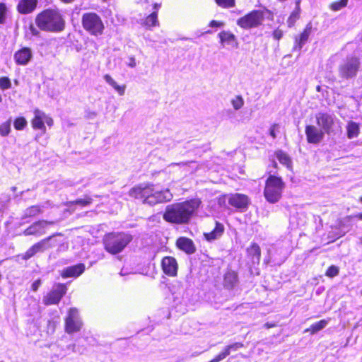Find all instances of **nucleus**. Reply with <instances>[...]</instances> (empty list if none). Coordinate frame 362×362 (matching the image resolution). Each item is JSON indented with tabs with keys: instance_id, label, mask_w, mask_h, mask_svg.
I'll use <instances>...</instances> for the list:
<instances>
[{
	"instance_id": "1",
	"label": "nucleus",
	"mask_w": 362,
	"mask_h": 362,
	"mask_svg": "<svg viewBox=\"0 0 362 362\" xmlns=\"http://www.w3.org/2000/svg\"><path fill=\"white\" fill-rule=\"evenodd\" d=\"M200 204L199 199H192L169 204L165 208L163 219L170 223L186 224L189 223Z\"/></svg>"
},
{
	"instance_id": "2",
	"label": "nucleus",
	"mask_w": 362,
	"mask_h": 362,
	"mask_svg": "<svg viewBox=\"0 0 362 362\" xmlns=\"http://www.w3.org/2000/svg\"><path fill=\"white\" fill-rule=\"evenodd\" d=\"M129 195L135 199L143 200V203L153 206L158 203L170 202L173 195L168 189L155 190L152 185H139L129 192Z\"/></svg>"
},
{
	"instance_id": "3",
	"label": "nucleus",
	"mask_w": 362,
	"mask_h": 362,
	"mask_svg": "<svg viewBox=\"0 0 362 362\" xmlns=\"http://www.w3.org/2000/svg\"><path fill=\"white\" fill-rule=\"evenodd\" d=\"M35 23L40 29L47 32L59 33L65 28V21L60 12L56 9H46L38 13Z\"/></svg>"
},
{
	"instance_id": "4",
	"label": "nucleus",
	"mask_w": 362,
	"mask_h": 362,
	"mask_svg": "<svg viewBox=\"0 0 362 362\" xmlns=\"http://www.w3.org/2000/svg\"><path fill=\"white\" fill-rule=\"evenodd\" d=\"M132 240V236L126 233H110L103 239L105 249L112 255H117Z\"/></svg>"
},
{
	"instance_id": "5",
	"label": "nucleus",
	"mask_w": 362,
	"mask_h": 362,
	"mask_svg": "<svg viewBox=\"0 0 362 362\" xmlns=\"http://www.w3.org/2000/svg\"><path fill=\"white\" fill-rule=\"evenodd\" d=\"M285 188V183L281 177L269 175L266 180L264 196L266 200L272 204L278 202Z\"/></svg>"
},
{
	"instance_id": "6",
	"label": "nucleus",
	"mask_w": 362,
	"mask_h": 362,
	"mask_svg": "<svg viewBox=\"0 0 362 362\" xmlns=\"http://www.w3.org/2000/svg\"><path fill=\"white\" fill-rule=\"evenodd\" d=\"M81 21L83 28L90 34L95 36L103 34L105 26L100 17L95 13H84Z\"/></svg>"
},
{
	"instance_id": "7",
	"label": "nucleus",
	"mask_w": 362,
	"mask_h": 362,
	"mask_svg": "<svg viewBox=\"0 0 362 362\" xmlns=\"http://www.w3.org/2000/svg\"><path fill=\"white\" fill-rule=\"evenodd\" d=\"M360 59L356 57L346 58L339 66V75L344 79H349L356 76L360 68Z\"/></svg>"
},
{
	"instance_id": "8",
	"label": "nucleus",
	"mask_w": 362,
	"mask_h": 362,
	"mask_svg": "<svg viewBox=\"0 0 362 362\" xmlns=\"http://www.w3.org/2000/svg\"><path fill=\"white\" fill-rule=\"evenodd\" d=\"M83 323L76 308H70L64 320V330L67 334L79 332Z\"/></svg>"
},
{
	"instance_id": "9",
	"label": "nucleus",
	"mask_w": 362,
	"mask_h": 362,
	"mask_svg": "<svg viewBox=\"0 0 362 362\" xmlns=\"http://www.w3.org/2000/svg\"><path fill=\"white\" fill-rule=\"evenodd\" d=\"M263 19L262 12L254 10L238 19L237 25L243 29H250L261 25Z\"/></svg>"
},
{
	"instance_id": "10",
	"label": "nucleus",
	"mask_w": 362,
	"mask_h": 362,
	"mask_svg": "<svg viewBox=\"0 0 362 362\" xmlns=\"http://www.w3.org/2000/svg\"><path fill=\"white\" fill-rule=\"evenodd\" d=\"M45 123L49 127H52L54 124L52 118L46 115L43 111L39 109H35L34 110V117L31 121L33 128L35 129H40L42 131V134H45Z\"/></svg>"
},
{
	"instance_id": "11",
	"label": "nucleus",
	"mask_w": 362,
	"mask_h": 362,
	"mask_svg": "<svg viewBox=\"0 0 362 362\" xmlns=\"http://www.w3.org/2000/svg\"><path fill=\"white\" fill-rule=\"evenodd\" d=\"M316 123L325 134H329L335 122L333 114L327 112H320L315 115Z\"/></svg>"
},
{
	"instance_id": "12",
	"label": "nucleus",
	"mask_w": 362,
	"mask_h": 362,
	"mask_svg": "<svg viewBox=\"0 0 362 362\" xmlns=\"http://www.w3.org/2000/svg\"><path fill=\"white\" fill-rule=\"evenodd\" d=\"M55 235H52L34 244L23 255V259L28 260L33 257L35 254L38 252H43L44 251L52 247L54 245L50 243V241L52 238Z\"/></svg>"
},
{
	"instance_id": "13",
	"label": "nucleus",
	"mask_w": 362,
	"mask_h": 362,
	"mask_svg": "<svg viewBox=\"0 0 362 362\" xmlns=\"http://www.w3.org/2000/svg\"><path fill=\"white\" fill-rule=\"evenodd\" d=\"M66 293V287L64 284H58L56 288L51 291L43 298V303L46 305H56L59 303L63 296Z\"/></svg>"
},
{
	"instance_id": "14",
	"label": "nucleus",
	"mask_w": 362,
	"mask_h": 362,
	"mask_svg": "<svg viewBox=\"0 0 362 362\" xmlns=\"http://www.w3.org/2000/svg\"><path fill=\"white\" fill-rule=\"evenodd\" d=\"M54 221H48L45 220H41L33 223L28 228H27L23 232V234L25 236L28 235H37L40 236L45 233V228L48 225L54 224Z\"/></svg>"
},
{
	"instance_id": "15",
	"label": "nucleus",
	"mask_w": 362,
	"mask_h": 362,
	"mask_svg": "<svg viewBox=\"0 0 362 362\" xmlns=\"http://www.w3.org/2000/svg\"><path fill=\"white\" fill-rule=\"evenodd\" d=\"M305 133L308 142L314 144L320 143L323 139L325 134L322 129L314 125H307Z\"/></svg>"
},
{
	"instance_id": "16",
	"label": "nucleus",
	"mask_w": 362,
	"mask_h": 362,
	"mask_svg": "<svg viewBox=\"0 0 362 362\" xmlns=\"http://www.w3.org/2000/svg\"><path fill=\"white\" fill-rule=\"evenodd\" d=\"M228 203L233 207L245 211L248 207L250 199L245 194L236 193L230 196Z\"/></svg>"
},
{
	"instance_id": "17",
	"label": "nucleus",
	"mask_w": 362,
	"mask_h": 362,
	"mask_svg": "<svg viewBox=\"0 0 362 362\" xmlns=\"http://www.w3.org/2000/svg\"><path fill=\"white\" fill-rule=\"evenodd\" d=\"M161 267L163 272L170 276H175L177 273V262L173 257H165L161 261Z\"/></svg>"
},
{
	"instance_id": "18",
	"label": "nucleus",
	"mask_w": 362,
	"mask_h": 362,
	"mask_svg": "<svg viewBox=\"0 0 362 362\" xmlns=\"http://www.w3.org/2000/svg\"><path fill=\"white\" fill-rule=\"evenodd\" d=\"M33 58V52L29 47H22L14 54V60L18 65L25 66Z\"/></svg>"
},
{
	"instance_id": "19",
	"label": "nucleus",
	"mask_w": 362,
	"mask_h": 362,
	"mask_svg": "<svg viewBox=\"0 0 362 362\" xmlns=\"http://www.w3.org/2000/svg\"><path fill=\"white\" fill-rule=\"evenodd\" d=\"M37 2V0H20L17 11L21 14L30 13L36 8Z\"/></svg>"
},
{
	"instance_id": "20",
	"label": "nucleus",
	"mask_w": 362,
	"mask_h": 362,
	"mask_svg": "<svg viewBox=\"0 0 362 362\" xmlns=\"http://www.w3.org/2000/svg\"><path fill=\"white\" fill-rule=\"evenodd\" d=\"M176 245L180 250L189 255L193 254L196 251V247L193 241L188 238H179L177 240Z\"/></svg>"
},
{
	"instance_id": "21",
	"label": "nucleus",
	"mask_w": 362,
	"mask_h": 362,
	"mask_svg": "<svg viewBox=\"0 0 362 362\" xmlns=\"http://www.w3.org/2000/svg\"><path fill=\"white\" fill-rule=\"evenodd\" d=\"M243 347V344L240 342L233 343L228 346H226L223 351L218 354L214 358L209 362H218L226 358L231 351H238L239 349Z\"/></svg>"
},
{
	"instance_id": "22",
	"label": "nucleus",
	"mask_w": 362,
	"mask_h": 362,
	"mask_svg": "<svg viewBox=\"0 0 362 362\" xmlns=\"http://www.w3.org/2000/svg\"><path fill=\"white\" fill-rule=\"evenodd\" d=\"M220 42L223 47L226 45H231L233 47H238V41L235 35L230 31H221L218 33Z\"/></svg>"
},
{
	"instance_id": "23",
	"label": "nucleus",
	"mask_w": 362,
	"mask_h": 362,
	"mask_svg": "<svg viewBox=\"0 0 362 362\" xmlns=\"http://www.w3.org/2000/svg\"><path fill=\"white\" fill-rule=\"evenodd\" d=\"M84 264H78L64 269L62 273V276L63 278L77 277L81 275L84 272Z\"/></svg>"
},
{
	"instance_id": "24",
	"label": "nucleus",
	"mask_w": 362,
	"mask_h": 362,
	"mask_svg": "<svg viewBox=\"0 0 362 362\" xmlns=\"http://www.w3.org/2000/svg\"><path fill=\"white\" fill-rule=\"evenodd\" d=\"M238 282V274L234 271H228L224 274L223 286L227 289H233Z\"/></svg>"
},
{
	"instance_id": "25",
	"label": "nucleus",
	"mask_w": 362,
	"mask_h": 362,
	"mask_svg": "<svg viewBox=\"0 0 362 362\" xmlns=\"http://www.w3.org/2000/svg\"><path fill=\"white\" fill-rule=\"evenodd\" d=\"M223 231V225L218 222H216V226L214 229L209 233H205L204 235L208 241H213L220 238L222 235Z\"/></svg>"
},
{
	"instance_id": "26",
	"label": "nucleus",
	"mask_w": 362,
	"mask_h": 362,
	"mask_svg": "<svg viewBox=\"0 0 362 362\" xmlns=\"http://www.w3.org/2000/svg\"><path fill=\"white\" fill-rule=\"evenodd\" d=\"M247 255L252 259L253 264H258L261 257V250L259 246L256 243H252L250 247L247 249Z\"/></svg>"
},
{
	"instance_id": "27",
	"label": "nucleus",
	"mask_w": 362,
	"mask_h": 362,
	"mask_svg": "<svg viewBox=\"0 0 362 362\" xmlns=\"http://www.w3.org/2000/svg\"><path fill=\"white\" fill-rule=\"evenodd\" d=\"M311 33V27L307 26L303 32L300 35L299 38H296V45L293 47V49L300 50L303 46L307 42L310 35Z\"/></svg>"
},
{
	"instance_id": "28",
	"label": "nucleus",
	"mask_w": 362,
	"mask_h": 362,
	"mask_svg": "<svg viewBox=\"0 0 362 362\" xmlns=\"http://www.w3.org/2000/svg\"><path fill=\"white\" fill-rule=\"evenodd\" d=\"M104 80L107 83L112 86L119 95H123L124 94L126 90L125 85H118L117 83L109 74H105L104 76Z\"/></svg>"
},
{
	"instance_id": "29",
	"label": "nucleus",
	"mask_w": 362,
	"mask_h": 362,
	"mask_svg": "<svg viewBox=\"0 0 362 362\" xmlns=\"http://www.w3.org/2000/svg\"><path fill=\"white\" fill-rule=\"evenodd\" d=\"M360 127L358 123L349 121L346 125V133L349 139H354L358 136Z\"/></svg>"
},
{
	"instance_id": "30",
	"label": "nucleus",
	"mask_w": 362,
	"mask_h": 362,
	"mask_svg": "<svg viewBox=\"0 0 362 362\" xmlns=\"http://www.w3.org/2000/svg\"><path fill=\"white\" fill-rule=\"evenodd\" d=\"M276 158L280 163L286 166L287 168L291 169L292 166V161L290 156L281 150H278L275 152Z\"/></svg>"
},
{
	"instance_id": "31",
	"label": "nucleus",
	"mask_w": 362,
	"mask_h": 362,
	"mask_svg": "<svg viewBox=\"0 0 362 362\" xmlns=\"http://www.w3.org/2000/svg\"><path fill=\"white\" fill-rule=\"evenodd\" d=\"M328 322L329 320H321L319 322L313 324L309 328L306 329L305 332H310L311 334H315L324 329L328 325Z\"/></svg>"
},
{
	"instance_id": "32",
	"label": "nucleus",
	"mask_w": 362,
	"mask_h": 362,
	"mask_svg": "<svg viewBox=\"0 0 362 362\" xmlns=\"http://www.w3.org/2000/svg\"><path fill=\"white\" fill-rule=\"evenodd\" d=\"M42 212V210L40 206H32L25 210L22 219L27 217L35 216Z\"/></svg>"
},
{
	"instance_id": "33",
	"label": "nucleus",
	"mask_w": 362,
	"mask_h": 362,
	"mask_svg": "<svg viewBox=\"0 0 362 362\" xmlns=\"http://www.w3.org/2000/svg\"><path fill=\"white\" fill-rule=\"evenodd\" d=\"M9 12V7L4 2H0V24L6 23L8 14Z\"/></svg>"
},
{
	"instance_id": "34",
	"label": "nucleus",
	"mask_w": 362,
	"mask_h": 362,
	"mask_svg": "<svg viewBox=\"0 0 362 362\" xmlns=\"http://www.w3.org/2000/svg\"><path fill=\"white\" fill-rule=\"evenodd\" d=\"M299 1H297L296 9L291 13V14L290 15L287 20V23L289 27H292L294 25L296 20L299 18Z\"/></svg>"
},
{
	"instance_id": "35",
	"label": "nucleus",
	"mask_w": 362,
	"mask_h": 362,
	"mask_svg": "<svg viewBox=\"0 0 362 362\" xmlns=\"http://www.w3.org/2000/svg\"><path fill=\"white\" fill-rule=\"evenodd\" d=\"M230 103L235 110H239L243 107L245 102L243 98L238 95L231 99Z\"/></svg>"
},
{
	"instance_id": "36",
	"label": "nucleus",
	"mask_w": 362,
	"mask_h": 362,
	"mask_svg": "<svg viewBox=\"0 0 362 362\" xmlns=\"http://www.w3.org/2000/svg\"><path fill=\"white\" fill-rule=\"evenodd\" d=\"M144 24L148 28L156 25L158 24L157 11H153L148 16L145 20Z\"/></svg>"
},
{
	"instance_id": "37",
	"label": "nucleus",
	"mask_w": 362,
	"mask_h": 362,
	"mask_svg": "<svg viewBox=\"0 0 362 362\" xmlns=\"http://www.w3.org/2000/svg\"><path fill=\"white\" fill-rule=\"evenodd\" d=\"M92 202V199L89 197H86L85 199H78L75 201H71L66 203V206H71L74 204H78L82 206H87Z\"/></svg>"
},
{
	"instance_id": "38",
	"label": "nucleus",
	"mask_w": 362,
	"mask_h": 362,
	"mask_svg": "<svg viewBox=\"0 0 362 362\" xmlns=\"http://www.w3.org/2000/svg\"><path fill=\"white\" fill-rule=\"evenodd\" d=\"M27 120L23 117H18L13 122L14 128L16 130H23L27 126Z\"/></svg>"
},
{
	"instance_id": "39",
	"label": "nucleus",
	"mask_w": 362,
	"mask_h": 362,
	"mask_svg": "<svg viewBox=\"0 0 362 362\" xmlns=\"http://www.w3.org/2000/svg\"><path fill=\"white\" fill-rule=\"evenodd\" d=\"M11 131V119L2 123L0 125V134L2 136L8 135Z\"/></svg>"
},
{
	"instance_id": "40",
	"label": "nucleus",
	"mask_w": 362,
	"mask_h": 362,
	"mask_svg": "<svg viewBox=\"0 0 362 362\" xmlns=\"http://www.w3.org/2000/svg\"><path fill=\"white\" fill-rule=\"evenodd\" d=\"M348 0H339L333 2L330 7L333 11H339L341 8L345 7L347 4Z\"/></svg>"
},
{
	"instance_id": "41",
	"label": "nucleus",
	"mask_w": 362,
	"mask_h": 362,
	"mask_svg": "<svg viewBox=\"0 0 362 362\" xmlns=\"http://www.w3.org/2000/svg\"><path fill=\"white\" fill-rule=\"evenodd\" d=\"M11 87V82L8 77H0V88L7 90Z\"/></svg>"
},
{
	"instance_id": "42",
	"label": "nucleus",
	"mask_w": 362,
	"mask_h": 362,
	"mask_svg": "<svg viewBox=\"0 0 362 362\" xmlns=\"http://www.w3.org/2000/svg\"><path fill=\"white\" fill-rule=\"evenodd\" d=\"M216 2L223 8H230L235 6V0H216Z\"/></svg>"
},
{
	"instance_id": "43",
	"label": "nucleus",
	"mask_w": 362,
	"mask_h": 362,
	"mask_svg": "<svg viewBox=\"0 0 362 362\" xmlns=\"http://www.w3.org/2000/svg\"><path fill=\"white\" fill-rule=\"evenodd\" d=\"M339 270L337 267H336L334 265H332L327 269L325 274L327 276L333 278L339 274Z\"/></svg>"
},
{
	"instance_id": "44",
	"label": "nucleus",
	"mask_w": 362,
	"mask_h": 362,
	"mask_svg": "<svg viewBox=\"0 0 362 362\" xmlns=\"http://www.w3.org/2000/svg\"><path fill=\"white\" fill-rule=\"evenodd\" d=\"M279 125L278 124H274L269 129V134L273 139L276 138V132L279 131Z\"/></svg>"
},
{
	"instance_id": "45",
	"label": "nucleus",
	"mask_w": 362,
	"mask_h": 362,
	"mask_svg": "<svg viewBox=\"0 0 362 362\" xmlns=\"http://www.w3.org/2000/svg\"><path fill=\"white\" fill-rule=\"evenodd\" d=\"M283 36V31L279 29H276L273 33V37L276 40H280Z\"/></svg>"
},
{
	"instance_id": "46",
	"label": "nucleus",
	"mask_w": 362,
	"mask_h": 362,
	"mask_svg": "<svg viewBox=\"0 0 362 362\" xmlns=\"http://www.w3.org/2000/svg\"><path fill=\"white\" fill-rule=\"evenodd\" d=\"M41 285L40 279L35 281L32 284V289L33 291H36Z\"/></svg>"
},
{
	"instance_id": "47",
	"label": "nucleus",
	"mask_w": 362,
	"mask_h": 362,
	"mask_svg": "<svg viewBox=\"0 0 362 362\" xmlns=\"http://www.w3.org/2000/svg\"><path fill=\"white\" fill-rule=\"evenodd\" d=\"M209 25L211 27H221L223 25V23L213 20L210 22Z\"/></svg>"
},
{
	"instance_id": "48",
	"label": "nucleus",
	"mask_w": 362,
	"mask_h": 362,
	"mask_svg": "<svg viewBox=\"0 0 362 362\" xmlns=\"http://www.w3.org/2000/svg\"><path fill=\"white\" fill-rule=\"evenodd\" d=\"M352 218H357L360 220H362V213L354 216H347L344 219L346 221H350Z\"/></svg>"
},
{
	"instance_id": "49",
	"label": "nucleus",
	"mask_w": 362,
	"mask_h": 362,
	"mask_svg": "<svg viewBox=\"0 0 362 362\" xmlns=\"http://www.w3.org/2000/svg\"><path fill=\"white\" fill-rule=\"evenodd\" d=\"M192 163H194L193 161H189V162H186V163H173L170 164V165H181V166H185V165H189V164H192Z\"/></svg>"
},
{
	"instance_id": "50",
	"label": "nucleus",
	"mask_w": 362,
	"mask_h": 362,
	"mask_svg": "<svg viewBox=\"0 0 362 362\" xmlns=\"http://www.w3.org/2000/svg\"><path fill=\"white\" fill-rule=\"evenodd\" d=\"M30 30L33 35H37L38 34L37 30L33 25H30Z\"/></svg>"
},
{
	"instance_id": "51",
	"label": "nucleus",
	"mask_w": 362,
	"mask_h": 362,
	"mask_svg": "<svg viewBox=\"0 0 362 362\" xmlns=\"http://www.w3.org/2000/svg\"><path fill=\"white\" fill-rule=\"evenodd\" d=\"M136 65V63L135 59L133 57L130 58V62L129 63V66L131 67H135Z\"/></svg>"
},
{
	"instance_id": "52",
	"label": "nucleus",
	"mask_w": 362,
	"mask_h": 362,
	"mask_svg": "<svg viewBox=\"0 0 362 362\" xmlns=\"http://www.w3.org/2000/svg\"><path fill=\"white\" fill-rule=\"evenodd\" d=\"M275 325L274 324H271V323H269V322H267L266 324H264V327L267 329H269L271 327H274Z\"/></svg>"
},
{
	"instance_id": "53",
	"label": "nucleus",
	"mask_w": 362,
	"mask_h": 362,
	"mask_svg": "<svg viewBox=\"0 0 362 362\" xmlns=\"http://www.w3.org/2000/svg\"><path fill=\"white\" fill-rule=\"evenodd\" d=\"M60 1L65 4H70V3L73 2L74 0H60Z\"/></svg>"
},
{
	"instance_id": "54",
	"label": "nucleus",
	"mask_w": 362,
	"mask_h": 362,
	"mask_svg": "<svg viewBox=\"0 0 362 362\" xmlns=\"http://www.w3.org/2000/svg\"><path fill=\"white\" fill-rule=\"evenodd\" d=\"M159 7H160V5H159V4H154V8H155V9H158V8H159Z\"/></svg>"
},
{
	"instance_id": "55",
	"label": "nucleus",
	"mask_w": 362,
	"mask_h": 362,
	"mask_svg": "<svg viewBox=\"0 0 362 362\" xmlns=\"http://www.w3.org/2000/svg\"><path fill=\"white\" fill-rule=\"evenodd\" d=\"M273 165L274 168L277 167V163L275 161H273Z\"/></svg>"
},
{
	"instance_id": "56",
	"label": "nucleus",
	"mask_w": 362,
	"mask_h": 362,
	"mask_svg": "<svg viewBox=\"0 0 362 362\" xmlns=\"http://www.w3.org/2000/svg\"><path fill=\"white\" fill-rule=\"evenodd\" d=\"M359 200L362 203V197H360Z\"/></svg>"
}]
</instances>
